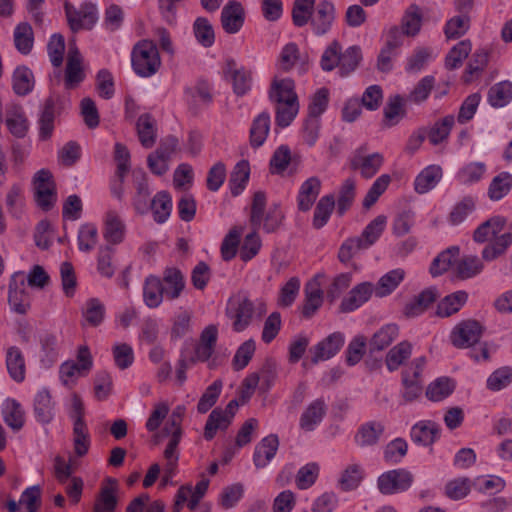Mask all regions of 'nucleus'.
<instances>
[{
	"mask_svg": "<svg viewBox=\"0 0 512 512\" xmlns=\"http://www.w3.org/2000/svg\"><path fill=\"white\" fill-rule=\"evenodd\" d=\"M442 168L439 165H429L424 168L414 181L415 191L424 194L433 189L442 178Z\"/></svg>",
	"mask_w": 512,
	"mask_h": 512,
	"instance_id": "obj_32",
	"label": "nucleus"
},
{
	"mask_svg": "<svg viewBox=\"0 0 512 512\" xmlns=\"http://www.w3.org/2000/svg\"><path fill=\"white\" fill-rule=\"evenodd\" d=\"M335 20V6L328 0H321L316 5L310 21L313 32L322 36L331 29Z\"/></svg>",
	"mask_w": 512,
	"mask_h": 512,
	"instance_id": "obj_14",
	"label": "nucleus"
},
{
	"mask_svg": "<svg viewBox=\"0 0 512 512\" xmlns=\"http://www.w3.org/2000/svg\"><path fill=\"white\" fill-rule=\"evenodd\" d=\"M8 302L12 310L18 314H26L30 308V297L22 273H16L10 281Z\"/></svg>",
	"mask_w": 512,
	"mask_h": 512,
	"instance_id": "obj_13",
	"label": "nucleus"
},
{
	"mask_svg": "<svg viewBox=\"0 0 512 512\" xmlns=\"http://www.w3.org/2000/svg\"><path fill=\"white\" fill-rule=\"evenodd\" d=\"M483 330V326L478 321L463 320L451 331L450 341L457 348H468L480 340Z\"/></svg>",
	"mask_w": 512,
	"mask_h": 512,
	"instance_id": "obj_10",
	"label": "nucleus"
},
{
	"mask_svg": "<svg viewBox=\"0 0 512 512\" xmlns=\"http://www.w3.org/2000/svg\"><path fill=\"white\" fill-rule=\"evenodd\" d=\"M315 7V0H295L292 8L294 25L303 27L308 24L311 21Z\"/></svg>",
	"mask_w": 512,
	"mask_h": 512,
	"instance_id": "obj_49",
	"label": "nucleus"
},
{
	"mask_svg": "<svg viewBox=\"0 0 512 512\" xmlns=\"http://www.w3.org/2000/svg\"><path fill=\"white\" fill-rule=\"evenodd\" d=\"M266 206V196L263 192L258 191L254 194L252 206H251V215L250 222L252 226L257 229L260 227L263 221V229L268 232L276 231L284 218L283 212L279 205H272L265 217L263 218L264 208Z\"/></svg>",
	"mask_w": 512,
	"mask_h": 512,
	"instance_id": "obj_5",
	"label": "nucleus"
},
{
	"mask_svg": "<svg viewBox=\"0 0 512 512\" xmlns=\"http://www.w3.org/2000/svg\"><path fill=\"white\" fill-rule=\"evenodd\" d=\"M439 425L429 420L416 423L411 429V439L425 446L433 444L439 437Z\"/></svg>",
	"mask_w": 512,
	"mask_h": 512,
	"instance_id": "obj_29",
	"label": "nucleus"
},
{
	"mask_svg": "<svg viewBox=\"0 0 512 512\" xmlns=\"http://www.w3.org/2000/svg\"><path fill=\"white\" fill-rule=\"evenodd\" d=\"M164 297L161 279L153 275L148 276L143 286L145 304L150 308H156L162 303Z\"/></svg>",
	"mask_w": 512,
	"mask_h": 512,
	"instance_id": "obj_37",
	"label": "nucleus"
},
{
	"mask_svg": "<svg viewBox=\"0 0 512 512\" xmlns=\"http://www.w3.org/2000/svg\"><path fill=\"white\" fill-rule=\"evenodd\" d=\"M512 188V175L508 172H501L495 176L488 188V196L493 201L505 197Z\"/></svg>",
	"mask_w": 512,
	"mask_h": 512,
	"instance_id": "obj_47",
	"label": "nucleus"
},
{
	"mask_svg": "<svg viewBox=\"0 0 512 512\" xmlns=\"http://www.w3.org/2000/svg\"><path fill=\"white\" fill-rule=\"evenodd\" d=\"M5 123L10 133L17 138L25 137L29 129V122L19 104L11 103L7 106Z\"/></svg>",
	"mask_w": 512,
	"mask_h": 512,
	"instance_id": "obj_20",
	"label": "nucleus"
},
{
	"mask_svg": "<svg viewBox=\"0 0 512 512\" xmlns=\"http://www.w3.org/2000/svg\"><path fill=\"white\" fill-rule=\"evenodd\" d=\"M335 207L334 195L323 196L317 203L314 211L313 226L322 228L330 218Z\"/></svg>",
	"mask_w": 512,
	"mask_h": 512,
	"instance_id": "obj_53",
	"label": "nucleus"
},
{
	"mask_svg": "<svg viewBox=\"0 0 512 512\" xmlns=\"http://www.w3.org/2000/svg\"><path fill=\"white\" fill-rule=\"evenodd\" d=\"M412 345L402 341L394 346L386 355V365L390 371L397 370L411 356Z\"/></svg>",
	"mask_w": 512,
	"mask_h": 512,
	"instance_id": "obj_51",
	"label": "nucleus"
},
{
	"mask_svg": "<svg viewBox=\"0 0 512 512\" xmlns=\"http://www.w3.org/2000/svg\"><path fill=\"white\" fill-rule=\"evenodd\" d=\"M269 98L276 104V124L282 128L289 126L299 112L294 81L289 78H275L271 83Z\"/></svg>",
	"mask_w": 512,
	"mask_h": 512,
	"instance_id": "obj_2",
	"label": "nucleus"
},
{
	"mask_svg": "<svg viewBox=\"0 0 512 512\" xmlns=\"http://www.w3.org/2000/svg\"><path fill=\"white\" fill-rule=\"evenodd\" d=\"M35 201L44 211L50 210L56 203L57 194L53 176L49 170L38 171L33 180Z\"/></svg>",
	"mask_w": 512,
	"mask_h": 512,
	"instance_id": "obj_7",
	"label": "nucleus"
},
{
	"mask_svg": "<svg viewBox=\"0 0 512 512\" xmlns=\"http://www.w3.org/2000/svg\"><path fill=\"white\" fill-rule=\"evenodd\" d=\"M151 209L154 220L158 223H164L170 216L172 210V199L170 195L165 191L157 193L151 202Z\"/></svg>",
	"mask_w": 512,
	"mask_h": 512,
	"instance_id": "obj_48",
	"label": "nucleus"
},
{
	"mask_svg": "<svg viewBox=\"0 0 512 512\" xmlns=\"http://www.w3.org/2000/svg\"><path fill=\"white\" fill-rule=\"evenodd\" d=\"M249 174L250 167L247 161L243 160L236 164L229 180L231 193L234 196L239 195L243 191L249 179Z\"/></svg>",
	"mask_w": 512,
	"mask_h": 512,
	"instance_id": "obj_55",
	"label": "nucleus"
},
{
	"mask_svg": "<svg viewBox=\"0 0 512 512\" xmlns=\"http://www.w3.org/2000/svg\"><path fill=\"white\" fill-rule=\"evenodd\" d=\"M483 268V263L478 257L467 255L458 258L455 273L460 279H469L479 274Z\"/></svg>",
	"mask_w": 512,
	"mask_h": 512,
	"instance_id": "obj_44",
	"label": "nucleus"
},
{
	"mask_svg": "<svg viewBox=\"0 0 512 512\" xmlns=\"http://www.w3.org/2000/svg\"><path fill=\"white\" fill-rule=\"evenodd\" d=\"M240 404L241 402L238 398L231 400L225 409H214L206 421L204 438L208 441L212 440L218 430H226L231 424Z\"/></svg>",
	"mask_w": 512,
	"mask_h": 512,
	"instance_id": "obj_8",
	"label": "nucleus"
},
{
	"mask_svg": "<svg viewBox=\"0 0 512 512\" xmlns=\"http://www.w3.org/2000/svg\"><path fill=\"white\" fill-rule=\"evenodd\" d=\"M132 67L141 77L154 75L161 66V59L156 45L150 40L137 43L132 50Z\"/></svg>",
	"mask_w": 512,
	"mask_h": 512,
	"instance_id": "obj_4",
	"label": "nucleus"
},
{
	"mask_svg": "<svg viewBox=\"0 0 512 512\" xmlns=\"http://www.w3.org/2000/svg\"><path fill=\"white\" fill-rule=\"evenodd\" d=\"M83 59L76 46H70L65 70V86L67 89L77 87L85 78Z\"/></svg>",
	"mask_w": 512,
	"mask_h": 512,
	"instance_id": "obj_17",
	"label": "nucleus"
},
{
	"mask_svg": "<svg viewBox=\"0 0 512 512\" xmlns=\"http://www.w3.org/2000/svg\"><path fill=\"white\" fill-rule=\"evenodd\" d=\"M98 243V229L92 223L81 225L78 231V246L83 252L92 251Z\"/></svg>",
	"mask_w": 512,
	"mask_h": 512,
	"instance_id": "obj_62",
	"label": "nucleus"
},
{
	"mask_svg": "<svg viewBox=\"0 0 512 512\" xmlns=\"http://www.w3.org/2000/svg\"><path fill=\"white\" fill-rule=\"evenodd\" d=\"M405 271L394 269L384 274L374 286V293L377 297L383 298L390 295L404 280Z\"/></svg>",
	"mask_w": 512,
	"mask_h": 512,
	"instance_id": "obj_36",
	"label": "nucleus"
},
{
	"mask_svg": "<svg viewBox=\"0 0 512 512\" xmlns=\"http://www.w3.org/2000/svg\"><path fill=\"white\" fill-rule=\"evenodd\" d=\"M279 448V438L275 434L264 437L254 449L253 462L256 468H264L275 457Z\"/></svg>",
	"mask_w": 512,
	"mask_h": 512,
	"instance_id": "obj_19",
	"label": "nucleus"
},
{
	"mask_svg": "<svg viewBox=\"0 0 512 512\" xmlns=\"http://www.w3.org/2000/svg\"><path fill=\"white\" fill-rule=\"evenodd\" d=\"M224 75L232 81L234 92L242 96L246 94L251 87V73L243 68H239L233 59L226 61Z\"/></svg>",
	"mask_w": 512,
	"mask_h": 512,
	"instance_id": "obj_18",
	"label": "nucleus"
},
{
	"mask_svg": "<svg viewBox=\"0 0 512 512\" xmlns=\"http://www.w3.org/2000/svg\"><path fill=\"white\" fill-rule=\"evenodd\" d=\"M472 45L469 40H463L457 43L449 51L445 58V66L449 70H453L462 65L463 61L468 57L471 52Z\"/></svg>",
	"mask_w": 512,
	"mask_h": 512,
	"instance_id": "obj_57",
	"label": "nucleus"
},
{
	"mask_svg": "<svg viewBox=\"0 0 512 512\" xmlns=\"http://www.w3.org/2000/svg\"><path fill=\"white\" fill-rule=\"evenodd\" d=\"M399 36L398 28L394 27L390 30L389 39L381 49L377 60V68L381 72H389L392 69V60L396 56L397 48L401 45Z\"/></svg>",
	"mask_w": 512,
	"mask_h": 512,
	"instance_id": "obj_25",
	"label": "nucleus"
},
{
	"mask_svg": "<svg viewBox=\"0 0 512 512\" xmlns=\"http://www.w3.org/2000/svg\"><path fill=\"white\" fill-rule=\"evenodd\" d=\"M468 294L465 291H456L445 296L437 305L436 315L445 318L457 313L467 302Z\"/></svg>",
	"mask_w": 512,
	"mask_h": 512,
	"instance_id": "obj_33",
	"label": "nucleus"
},
{
	"mask_svg": "<svg viewBox=\"0 0 512 512\" xmlns=\"http://www.w3.org/2000/svg\"><path fill=\"white\" fill-rule=\"evenodd\" d=\"M266 312L267 307L263 301L254 303L247 297L229 300L225 311L235 332L244 331L252 323L254 318L260 319Z\"/></svg>",
	"mask_w": 512,
	"mask_h": 512,
	"instance_id": "obj_3",
	"label": "nucleus"
},
{
	"mask_svg": "<svg viewBox=\"0 0 512 512\" xmlns=\"http://www.w3.org/2000/svg\"><path fill=\"white\" fill-rule=\"evenodd\" d=\"M344 336L340 332H335L319 342L313 348V356L311 358L313 363L325 361L333 357L343 346Z\"/></svg>",
	"mask_w": 512,
	"mask_h": 512,
	"instance_id": "obj_21",
	"label": "nucleus"
},
{
	"mask_svg": "<svg viewBox=\"0 0 512 512\" xmlns=\"http://www.w3.org/2000/svg\"><path fill=\"white\" fill-rule=\"evenodd\" d=\"M363 475V468L359 464H350L343 471L339 479V484L341 488L346 491L355 489L362 481Z\"/></svg>",
	"mask_w": 512,
	"mask_h": 512,
	"instance_id": "obj_64",
	"label": "nucleus"
},
{
	"mask_svg": "<svg viewBox=\"0 0 512 512\" xmlns=\"http://www.w3.org/2000/svg\"><path fill=\"white\" fill-rule=\"evenodd\" d=\"M178 146V139L174 136H167L159 147L147 157V165L150 171L158 176L164 175L169 170V161Z\"/></svg>",
	"mask_w": 512,
	"mask_h": 512,
	"instance_id": "obj_9",
	"label": "nucleus"
},
{
	"mask_svg": "<svg viewBox=\"0 0 512 512\" xmlns=\"http://www.w3.org/2000/svg\"><path fill=\"white\" fill-rule=\"evenodd\" d=\"M403 100L399 95L389 98L384 108V123L387 127L396 125L404 116Z\"/></svg>",
	"mask_w": 512,
	"mask_h": 512,
	"instance_id": "obj_59",
	"label": "nucleus"
},
{
	"mask_svg": "<svg viewBox=\"0 0 512 512\" xmlns=\"http://www.w3.org/2000/svg\"><path fill=\"white\" fill-rule=\"evenodd\" d=\"M326 403L323 399L314 400L302 413L300 417V427L305 431H312L318 425L326 414Z\"/></svg>",
	"mask_w": 512,
	"mask_h": 512,
	"instance_id": "obj_31",
	"label": "nucleus"
},
{
	"mask_svg": "<svg viewBox=\"0 0 512 512\" xmlns=\"http://www.w3.org/2000/svg\"><path fill=\"white\" fill-rule=\"evenodd\" d=\"M92 356L87 346L78 349L77 361H67L60 367V378L64 385L72 386L77 378L85 376L92 368Z\"/></svg>",
	"mask_w": 512,
	"mask_h": 512,
	"instance_id": "obj_6",
	"label": "nucleus"
},
{
	"mask_svg": "<svg viewBox=\"0 0 512 512\" xmlns=\"http://www.w3.org/2000/svg\"><path fill=\"white\" fill-rule=\"evenodd\" d=\"M486 172V165L482 162H471L463 166L457 173L462 184H472L480 181Z\"/></svg>",
	"mask_w": 512,
	"mask_h": 512,
	"instance_id": "obj_63",
	"label": "nucleus"
},
{
	"mask_svg": "<svg viewBox=\"0 0 512 512\" xmlns=\"http://www.w3.org/2000/svg\"><path fill=\"white\" fill-rule=\"evenodd\" d=\"M118 482L114 478H107L96 496L93 512H115L118 504Z\"/></svg>",
	"mask_w": 512,
	"mask_h": 512,
	"instance_id": "obj_15",
	"label": "nucleus"
},
{
	"mask_svg": "<svg viewBox=\"0 0 512 512\" xmlns=\"http://www.w3.org/2000/svg\"><path fill=\"white\" fill-rule=\"evenodd\" d=\"M243 22L244 10L239 2L230 1L224 6L221 12V23L227 33L233 34L238 32Z\"/></svg>",
	"mask_w": 512,
	"mask_h": 512,
	"instance_id": "obj_24",
	"label": "nucleus"
},
{
	"mask_svg": "<svg viewBox=\"0 0 512 512\" xmlns=\"http://www.w3.org/2000/svg\"><path fill=\"white\" fill-rule=\"evenodd\" d=\"M321 181L317 177L308 178L300 187L297 203L299 210L306 212L313 206L320 194Z\"/></svg>",
	"mask_w": 512,
	"mask_h": 512,
	"instance_id": "obj_27",
	"label": "nucleus"
},
{
	"mask_svg": "<svg viewBox=\"0 0 512 512\" xmlns=\"http://www.w3.org/2000/svg\"><path fill=\"white\" fill-rule=\"evenodd\" d=\"M161 282L165 298L168 300L179 298L186 285L184 275L175 267H169L164 270Z\"/></svg>",
	"mask_w": 512,
	"mask_h": 512,
	"instance_id": "obj_23",
	"label": "nucleus"
},
{
	"mask_svg": "<svg viewBox=\"0 0 512 512\" xmlns=\"http://www.w3.org/2000/svg\"><path fill=\"white\" fill-rule=\"evenodd\" d=\"M506 225L503 217L495 216L482 223L473 234L474 241L478 243L489 242L482 250L485 261H493L505 254L512 244V233H502Z\"/></svg>",
	"mask_w": 512,
	"mask_h": 512,
	"instance_id": "obj_1",
	"label": "nucleus"
},
{
	"mask_svg": "<svg viewBox=\"0 0 512 512\" xmlns=\"http://www.w3.org/2000/svg\"><path fill=\"white\" fill-rule=\"evenodd\" d=\"M460 249L459 247L453 246L442 253H440L432 262L430 272L433 276L441 275L446 272L451 266L456 267L458 261Z\"/></svg>",
	"mask_w": 512,
	"mask_h": 512,
	"instance_id": "obj_42",
	"label": "nucleus"
},
{
	"mask_svg": "<svg viewBox=\"0 0 512 512\" xmlns=\"http://www.w3.org/2000/svg\"><path fill=\"white\" fill-rule=\"evenodd\" d=\"M64 8L68 24L74 32L91 29L97 21V9L91 3H85L76 9L70 3L65 2Z\"/></svg>",
	"mask_w": 512,
	"mask_h": 512,
	"instance_id": "obj_12",
	"label": "nucleus"
},
{
	"mask_svg": "<svg viewBox=\"0 0 512 512\" xmlns=\"http://www.w3.org/2000/svg\"><path fill=\"white\" fill-rule=\"evenodd\" d=\"M136 127L142 146L145 148L153 147L157 139L155 120L149 114H143L138 118Z\"/></svg>",
	"mask_w": 512,
	"mask_h": 512,
	"instance_id": "obj_39",
	"label": "nucleus"
},
{
	"mask_svg": "<svg viewBox=\"0 0 512 512\" xmlns=\"http://www.w3.org/2000/svg\"><path fill=\"white\" fill-rule=\"evenodd\" d=\"M271 126L270 114L268 112L260 113L252 121L250 127V145L254 148L262 146L269 134Z\"/></svg>",
	"mask_w": 512,
	"mask_h": 512,
	"instance_id": "obj_35",
	"label": "nucleus"
},
{
	"mask_svg": "<svg viewBox=\"0 0 512 512\" xmlns=\"http://www.w3.org/2000/svg\"><path fill=\"white\" fill-rule=\"evenodd\" d=\"M437 297V291L433 288H428L422 291L419 295H417L414 299L405 305V316L415 317L422 314L432 303L436 301Z\"/></svg>",
	"mask_w": 512,
	"mask_h": 512,
	"instance_id": "obj_34",
	"label": "nucleus"
},
{
	"mask_svg": "<svg viewBox=\"0 0 512 512\" xmlns=\"http://www.w3.org/2000/svg\"><path fill=\"white\" fill-rule=\"evenodd\" d=\"M399 334V328L395 324H388L380 328L369 342L370 351H381L388 347Z\"/></svg>",
	"mask_w": 512,
	"mask_h": 512,
	"instance_id": "obj_41",
	"label": "nucleus"
},
{
	"mask_svg": "<svg viewBox=\"0 0 512 512\" xmlns=\"http://www.w3.org/2000/svg\"><path fill=\"white\" fill-rule=\"evenodd\" d=\"M383 432L384 425L381 422H367L360 426L355 435V442L361 447L375 445Z\"/></svg>",
	"mask_w": 512,
	"mask_h": 512,
	"instance_id": "obj_38",
	"label": "nucleus"
},
{
	"mask_svg": "<svg viewBox=\"0 0 512 512\" xmlns=\"http://www.w3.org/2000/svg\"><path fill=\"white\" fill-rule=\"evenodd\" d=\"M386 226V217L383 215L377 216L372 220L364 229L362 235V246L367 249L374 244L383 233Z\"/></svg>",
	"mask_w": 512,
	"mask_h": 512,
	"instance_id": "obj_60",
	"label": "nucleus"
},
{
	"mask_svg": "<svg viewBox=\"0 0 512 512\" xmlns=\"http://www.w3.org/2000/svg\"><path fill=\"white\" fill-rule=\"evenodd\" d=\"M362 59L361 49L358 46H351L341 51L339 72L341 76H346L354 71Z\"/></svg>",
	"mask_w": 512,
	"mask_h": 512,
	"instance_id": "obj_61",
	"label": "nucleus"
},
{
	"mask_svg": "<svg viewBox=\"0 0 512 512\" xmlns=\"http://www.w3.org/2000/svg\"><path fill=\"white\" fill-rule=\"evenodd\" d=\"M373 292L374 286L369 282H363L356 285L342 300L340 310L342 312H351L356 310L370 299Z\"/></svg>",
	"mask_w": 512,
	"mask_h": 512,
	"instance_id": "obj_22",
	"label": "nucleus"
},
{
	"mask_svg": "<svg viewBox=\"0 0 512 512\" xmlns=\"http://www.w3.org/2000/svg\"><path fill=\"white\" fill-rule=\"evenodd\" d=\"M13 90L19 96H25L30 93L34 86V76L32 71L21 66L16 68L13 73Z\"/></svg>",
	"mask_w": 512,
	"mask_h": 512,
	"instance_id": "obj_45",
	"label": "nucleus"
},
{
	"mask_svg": "<svg viewBox=\"0 0 512 512\" xmlns=\"http://www.w3.org/2000/svg\"><path fill=\"white\" fill-rule=\"evenodd\" d=\"M6 367L10 377L20 383L24 381L26 374L25 357L16 346H11L6 351Z\"/></svg>",
	"mask_w": 512,
	"mask_h": 512,
	"instance_id": "obj_30",
	"label": "nucleus"
},
{
	"mask_svg": "<svg viewBox=\"0 0 512 512\" xmlns=\"http://www.w3.org/2000/svg\"><path fill=\"white\" fill-rule=\"evenodd\" d=\"M422 24V12L421 9L415 5H410L402 18V30L403 33L408 36H415L420 31Z\"/></svg>",
	"mask_w": 512,
	"mask_h": 512,
	"instance_id": "obj_54",
	"label": "nucleus"
},
{
	"mask_svg": "<svg viewBox=\"0 0 512 512\" xmlns=\"http://www.w3.org/2000/svg\"><path fill=\"white\" fill-rule=\"evenodd\" d=\"M164 432L170 434L169 442L164 450V458H170L172 461H175V453H178L177 446L182 435L181 420H176L170 416Z\"/></svg>",
	"mask_w": 512,
	"mask_h": 512,
	"instance_id": "obj_46",
	"label": "nucleus"
},
{
	"mask_svg": "<svg viewBox=\"0 0 512 512\" xmlns=\"http://www.w3.org/2000/svg\"><path fill=\"white\" fill-rule=\"evenodd\" d=\"M512 99V83L502 81L493 85L488 92V101L493 107H503Z\"/></svg>",
	"mask_w": 512,
	"mask_h": 512,
	"instance_id": "obj_50",
	"label": "nucleus"
},
{
	"mask_svg": "<svg viewBox=\"0 0 512 512\" xmlns=\"http://www.w3.org/2000/svg\"><path fill=\"white\" fill-rule=\"evenodd\" d=\"M14 44L16 49L23 55L31 52L34 44V33L29 23L22 22L15 27Z\"/></svg>",
	"mask_w": 512,
	"mask_h": 512,
	"instance_id": "obj_43",
	"label": "nucleus"
},
{
	"mask_svg": "<svg viewBox=\"0 0 512 512\" xmlns=\"http://www.w3.org/2000/svg\"><path fill=\"white\" fill-rule=\"evenodd\" d=\"M54 405L50 392L47 389L40 390L34 399V412L42 423H49L53 419Z\"/></svg>",
	"mask_w": 512,
	"mask_h": 512,
	"instance_id": "obj_40",
	"label": "nucleus"
},
{
	"mask_svg": "<svg viewBox=\"0 0 512 512\" xmlns=\"http://www.w3.org/2000/svg\"><path fill=\"white\" fill-rule=\"evenodd\" d=\"M383 164V156L379 153H374L368 156H363L360 153L354 155L351 160V168L359 170L361 175L365 178L374 176Z\"/></svg>",
	"mask_w": 512,
	"mask_h": 512,
	"instance_id": "obj_28",
	"label": "nucleus"
},
{
	"mask_svg": "<svg viewBox=\"0 0 512 512\" xmlns=\"http://www.w3.org/2000/svg\"><path fill=\"white\" fill-rule=\"evenodd\" d=\"M470 16L466 14L457 15L449 19L444 27V34L447 39H458L469 30Z\"/></svg>",
	"mask_w": 512,
	"mask_h": 512,
	"instance_id": "obj_58",
	"label": "nucleus"
},
{
	"mask_svg": "<svg viewBox=\"0 0 512 512\" xmlns=\"http://www.w3.org/2000/svg\"><path fill=\"white\" fill-rule=\"evenodd\" d=\"M103 236L112 245L119 244L125 236V225L116 211L109 210L104 218Z\"/></svg>",
	"mask_w": 512,
	"mask_h": 512,
	"instance_id": "obj_26",
	"label": "nucleus"
},
{
	"mask_svg": "<svg viewBox=\"0 0 512 512\" xmlns=\"http://www.w3.org/2000/svg\"><path fill=\"white\" fill-rule=\"evenodd\" d=\"M105 316L104 305L96 298H91L86 302L85 309L83 311L84 325L91 327L99 326Z\"/></svg>",
	"mask_w": 512,
	"mask_h": 512,
	"instance_id": "obj_56",
	"label": "nucleus"
},
{
	"mask_svg": "<svg viewBox=\"0 0 512 512\" xmlns=\"http://www.w3.org/2000/svg\"><path fill=\"white\" fill-rule=\"evenodd\" d=\"M323 275L317 274L305 285V302L302 307V314L306 318L312 317L322 306L323 290L321 279Z\"/></svg>",
	"mask_w": 512,
	"mask_h": 512,
	"instance_id": "obj_16",
	"label": "nucleus"
},
{
	"mask_svg": "<svg viewBox=\"0 0 512 512\" xmlns=\"http://www.w3.org/2000/svg\"><path fill=\"white\" fill-rule=\"evenodd\" d=\"M413 475L406 469H394L381 474L378 478V489L382 494L391 495L403 492L413 483Z\"/></svg>",
	"mask_w": 512,
	"mask_h": 512,
	"instance_id": "obj_11",
	"label": "nucleus"
},
{
	"mask_svg": "<svg viewBox=\"0 0 512 512\" xmlns=\"http://www.w3.org/2000/svg\"><path fill=\"white\" fill-rule=\"evenodd\" d=\"M455 123L453 115H448L435 122L428 132V139L432 145H438L447 140Z\"/></svg>",
	"mask_w": 512,
	"mask_h": 512,
	"instance_id": "obj_52",
	"label": "nucleus"
}]
</instances>
